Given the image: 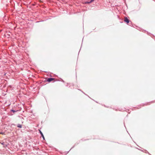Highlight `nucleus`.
Returning a JSON list of instances; mask_svg holds the SVG:
<instances>
[{"label":"nucleus","instance_id":"1","mask_svg":"<svg viewBox=\"0 0 155 155\" xmlns=\"http://www.w3.org/2000/svg\"><path fill=\"white\" fill-rule=\"evenodd\" d=\"M124 21L127 24L129 22V20L126 17H124Z\"/></svg>","mask_w":155,"mask_h":155},{"label":"nucleus","instance_id":"2","mask_svg":"<svg viewBox=\"0 0 155 155\" xmlns=\"http://www.w3.org/2000/svg\"><path fill=\"white\" fill-rule=\"evenodd\" d=\"M54 78H48L47 79V81L48 82H50L54 80Z\"/></svg>","mask_w":155,"mask_h":155},{"label":"nucleus","instance_id":"3","mask_svg":"<svg viewBox=\"0 0 155 155\" xmlns=\"http://www.w3.org/2000/svg\"><path fill=\"white\" fill-rule=\"evenodd\" d=\"M39 131H40V134H41L42 137H43V138L44 139H45V138H44V135H43V133H42V132L41 131V130H39Z\"/></svg>","mask_w":155,"mask_h":155},{"label":"nucleus","instance_id":"4","mask_svg":"<svg viewBox=\"0 0 155 155\" xmlns=\"http://www.w3.org/2000/svg\"><path fill=\"white\" fill-rule=\"evenodd\" d=\"M17 127L18 128H21L22 127V125L19 124H18L17 125Z\"/></svg>","mask_w":155,"mask_h":155},{"label":"nucleus","instance_id":"5","mask_svg":"<svg viewBox=\"0 0 155 155\" xmlns=\"http://www.w3.org/2000/svg\"><path fill=\"white\" fill-rule=\"evenodd\" d=\"M94 0H91V1L90 2H86V3H91L92 2H93Z\"/></svg>","mask_w":155,"mask_h":155},{"label":"nucleus","instance_id":"6","mask_svg":"<svg viewBox=\"0 0 155 155\" xmlns=\"http://www.w3.org/2000/svg\"><path fill=\"white\" fill-rule=\"evenodd\" d=\"M11 111H12L14 113L15 112H16V111L15 110H11Z\"/></svg>","mask_w":155,"mask_h":155},{"label":"nucleus","instance_id":"7","mask_svg":"<svg viewBox=\"0 0 155 155\" xmlns=\"http://www.w3.org/2000/svg\"><path fill=\"white\" fill-rule=\"evenodd\" d=\"M1 143V144H2V145H4V142H2V143Z\"/></svg>","mask_w":155,"mask_h":155},{"label":"nucleus","instance_id":"8","mask_svg":"<svg viewBox=\"0 0 155 155\" xmlns=\"http://www.w3.org/2000/svg\"><path fill=\"white\" fill-rule=\"evenodd\" d=\"M154 101H153L152 102V103H154Z\"/></svg>","mask_w":155,"mask_h":155}]
</instances>
